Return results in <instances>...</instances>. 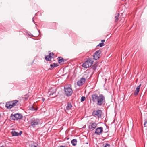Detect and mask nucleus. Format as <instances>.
I'll use <instances>...</instances> for the list:
<instances>
[{"label":"nucleus","instance_id":"nucleus-1","mask_svg":"<svg viewBox=\"0 0 147 147\" xmlns=\"http://www.w3.org/2000/svg\"><path fill=\"white\" fill-rule=\"evenodd\" d=\"M92 98L93 102H96L97 105L99 106L104 105L105 103V97L102 94L98 96L97 94H94L92 95Z\"/></svg>","mask_w":147,"mask_h":147},{"label":"nucleus","instance_id":"nucleus-2","mask_svg":"<svg viewBox=\"0 0 147 147\" xmlns=\"http://www.w3.org/2000/svg\"><path fill=\"white\" fill-rule=\"evenodd\" d=\"M65 93L66 95L67 96H71L73 92L72 88L67 86L64 87Z\"/></svg>","mask_w":147,"mask_h":147},{"label":"nucleus","instance_id":"nucleus-3","mask_svg":"<svg viewBox=\"0 0 147 147\" xmlns=\"http://www.w3.org/2000/svg\"><path fill=\"white\" fill-rule=\"evenodd\" d=\"M22 115L20 114L17 113L13 115L12 114L10 116V118L13 120H18L22 119Z\"/></svg>","mask_w":147,"mask_h":147},{"label":"nucleus","instance_id":"nucleus-4","mask_svg":"<svg viewBox=\"0 0 147 147\" xmlns=\"http://www.w3.org/2000/svg\"><path fill=\"white\" fill-rule=\"evenodd\" d=\"M93 64V61L90 59H88L83 63L82 66L85 68H88L91 67Z\"/></svg>","mask_w":147,"mask_h":147},{"label":"nucleus","instance_id":"nucleus-5","mask_svg":"<svg viewBox=\"0 0 147 147\" xmlns=\"http://www.w3.org/2000/svg\"><path fill=\"white\" fill-rule=\"evenodd\" d=\"M102 113V112L100 110H95L92 112V115L96 117L99 118L101 117Z\"/></svg>","mask_w":147,"mask_h":147},{"label":"nucleus","instance_id":"nucleus-6","mask_svg":"<svg viewBox=\"0 0 147 147\" xmlns=\"http://www.w3.org/2000/svg\"><path fill=\"white\" fill-rule=\"evenodd\" d=\"M40 120L37 118H33L31 120L30 124L32 126L36 125L38 124Z\"/></svg>","mask_w":147,"mask_h":147},{"label":"nucleus","instance_id":"nucleus-7","mask_svg":"<svg viewBox=\"0 0 147 147\" xmlns=\"http://www.w3.org/2000/svg\"><path fill=\"white\" fill-rule=\"evenodd\" d=\"M97 124L94 122H92L90 123V125L88 126V128L91 131L94 130L97 127Z\"/></svg>","mask_w":147,"mask_h":147},{"label":"nucleus","instance_id":"nucleus-8","mask_svg":"<svg viewBox=\"0 0 147 147\" xmlns=\"http://www.w3.org/2000/svg\"><path fill=\"white\" fill-rule=\"evenodd\" d=\"M101 53V51L100 50L96 51L93 55V58L95 60L98 59L100 57V54Z\"/></svg>","mask_w":147,"mask_h":147},{"label":"nucleus","instance_id":"nucleus-9","mask_svg":"<svg viewBox=\"0 0 147 147\" xmlns=\"http://www.w3.org/2000/svg\"><path fill=\"white\" fill-rule=\"evenodd\" d=\"M103 131V127H100L96 129L95 133L97 135H100L102 134Z\"/></svg>","mask_w":147,"mask_h":147},{"label":"nucleus","instance_id":"nucleus-10","mask_svg":"<svg viewBox=\"0 0 147 147\" xmlns=\"http://www.w3.org/2000/svg\"><path fill=\"white\" fill-rule=\"evenodd\" d=\"M18 102V101L16 100L10 101V109L16 105Z\"/></svg>","mask_w":147,"mask_h":147},{"label":"nucleus","instance_id":"nucleus-11","mask_svg":"<svg viewBox=\"0 0 147 147\" xmlns=\"http://www.w3.org/2000/svg\"><path fill=\"white\" fill-rule=\"evenodd\" d=\"M86 79L85 78H82L80 80L78 81L77 84L80 86L82 85L85 82Z\"/></svg>","mask_w":147,"mask_h":147},{"label":"nucleus","instance_id":"nucleus-12","mask_svg":"<svg viewBox=\"0 0 147 147\" xmlns=\"http://www.w3.org/2000/svg\"><path fill=\"white\" fill-rule=\"evenodd\" d=\"M11 133L13 136H17L21 135L22 132L20 131L19 133L15 131L14 130H13L11 132Z\"/></svg>","mask_w":147,"mask_h":147},{"label":"nucleus","instance_id":"nucleus-13","mask_svg":"<svg viewBox=\"0 0 147 147\" xmlns=\"http://www.w3.org/2000/svg\"><path fill=\"white\" fill-rule=\"evenodd\" d=\"M4 105L5 107H6L7 109H9V101H8L7 102L6 104L5 105L3 103H0V107L1 108H3L4 107Z\"/></svg>","mask_w":147,"mask_h":147},{"label":"nucleus","instance_id":"nucleus-14","mask_svg":"<svg viewBox=\"0 0 147 147\" xmlns=\"http://www.w3.org/2000/svg\"><path fill=\"white\" fill-rule=\"evenodd\" d=\"M72 107V106L71 103L70 102H68L66 107L65 111H66L67 110H71Z\"/></svg>","mask_w":147,"mask_h":147},{"label":"nucleus","instance_id":"nucleus-15","mask_svg":"<svg viewBox=\"0 0 147 147\" xmlns=\"http://www.w3.org/2000/svg\"><path fill=\"white\" fill-rule=\"evenodd\" d=\"M141 85V84H140L137 87L136 90L134 92V95H136L138 94L139 92L140 91Z\"/></svg>","mask_w":147,"mask_h":147},{"label":"nucleus","instance_id":"nucleus-16","mask_svg":"<svg viewBox=\"0 0 147 147\" xmlns=\"http://www.w3.org/2000/svg\"><path fill=\"white\" fill-rule=\"evenodd\" d=\"M58 63L61 64H63L65 61L64 59L61 57L58 58Z\"/></svg>","mask_w":147,"mask_h":147},{"label":"nucleus","instance_id":"nucleus-17","mask_svg":"<svg viewBox=\"0 0 147 147\" xmlns=\"http://www.w3.org/2000/svg\"><path fill=\"white\" fill-rule=\"evenodd\" d=\"M58 66L57 64L53 63V64H51L50 65V68L49 69H52L54 67H56Z\"/></svg>","mask_w":147,"mask_h":147},{"label":"nucleus","instance_id":"nucleus-18","mask_svg":"<svg viewBox=\"0 0 147 147\" xmlns=\"http://www.w3.org/2000/svg\"><path fill=\"white\" fill-rule=\"evenodd\" d=\"M30 147H37V144L34 142H31V143L30 145Z\"/></svg>","mask_w":147,"mask_h":147},{"label":"nucleus","instance_id":"nucleus-19","mask_svg":"<svg viewBox=\"0 0 147 147\" xmlns=\"http://www.w3.org/2000/svg\"><path fill=\"white\" fill-rule=\"evenodd\" d=\"M77 142V140L76 139H73L71 141V143L72 145L74 146L76 145Z\"/></svg>","mask_w":147,"mask_h":147},{"label":"nucleus","instance_id":"nucleus-20","mask_svg":"<svg viewBox=\"0 0 147 147\" xmlns=\"http://www.w3.org/2000/svg\"><path fill=\"white\" fill-rule=\"evenodd\" d=\"M49 92H51L49 94L50 95H53L55 92V90L53 88H51L49 89Z\"/></svg>","mask_w":147,"mask_h":147},{"label":"nucleus","instance_id":"nucleus-21","mask_svg":"<svg viewBox=\"0 0 147 147\" xmlns=\"http://www.w3.org/2000/svg\"><path fill=\"white\" fill-rule=\"evenodd\" d=\"M52 57V56L50 55H47L45 57V59L47 61H48L50 60Z\"/></svg>","mask_w":147,"mask_h":147},{"label":"nucleus","instance_id":"nucleus-22","mask_svg":"<svg viewBox=\"0 0 147 147\" xmlns=\"http://www.w3.org/2000/svg\"><path fill=\"white\" fill-rule=\"evenodd\" d=\"M29 109L32 111H36L37 110L36 108H35L33 106L29 107Z\"/></svg>","mask_w":147,"mask_h":147},{"label":"nucleus","instance_id":"nucleus-23","mask_svg":"<svg viewBox=\"0 0 147 147\" xmlns=\"http://www.w3.org/2000/svg\"><path fill=\"white\" fill-rule=\"evenodd\" d=\"M103 146L104 147H110V145L108 143L104 144Z\"/></svg>","mask_w":147,"mask_h":147},{"label":"nucleus","instance_id":"nucleus-24","mask_svg":"<svg viewBox=\"0 0 147 147\" xmlns=\"http://www.w3.org/2000/svg\"><path fill=\"white\" fill-rule=\"evenodd\" d=\"M119 13H117V16H115V22H117L118 21V17H119Z\"/></svg>","mask_w":147,"mask_h":147},{"label":"nucleus","instance_id":"nucleus-25","mask_svg":"<svg viewBox=\"0 0 147 147\" xmlns=\"http://www.w3.org/2000/svg\"><path fill=\"white\" fill-rule=\"evenodd\" d=\"M85 99H86V98L85 97H84V96L82 97L81 98V102H82L84 101L85 100Z\"/></svg>","mask_w":147,"mask_h":147},{"label":"nucleus","instance_id":"nucleus-26","mask_svg":"<svg viewBox=\"0 0 147 147\" xmlns=\"http://www.w3.org/2000/svg\"><path fill=\"white\" fill-rule=\"evenodd\" d=\"M144 127L147 128V120L145 121L144 124Z\"/></svg>","mask_w":147,"mask_h":147},{"label":"nucleus","instance_id":"nucleus-27","mask_svg":"<svg viewBox=\"0 0 147 147\" xmlns=\"http://www.w3.org/2000/svg\"><path fill=\"white\" fill-rule=\"evenodd\" d=\"M103 45L104 44L103 43H100L98 45V46H99L100 47H102Z\"/></svg>","mask_w":147,"mask_h":147},{"label":"nucleus","instance_id":"nucleus-28","mask_svg":"<svg viewBox=\"0 0 147 147\" xmlns=\"http://www.w3.org/2000/svg\"><path fill=\"white\" fill-rule=\"evenodd\" d=\"M28 97V96L27 95H26L24 96V98L25 99V100L27 99Z\"/></svg>","mask_w":147,"mask_h":147},{"label":"nucleus","instance_id":"nucleus-29","mask_svg":"<svg viewBox=\"0 0 147 147\" xmlns=\"http://www.w3.org/2000/svg\"><path fill=\"white\" fill-rule=\"evenodd\" d=\"M51 55H53V53H49V55H50L51 56Z\"/></svg>","mask_w":147,"mask_h":147},{"label":"nucleus","instance_id":"nucleus-30","mask_svg":"<svg viewBox=\"0 0 147 147\" xmlns=\"http://www.w3.org/2000/svg\"><path fill=\"white\" fill-rule=\"evenodd\" d=\"M58 147H65V146H64L61 145V146H59Z\"/></svg>","mask_w":147,"mask_h":147},{"label":"nucleus","instance_id":"nucleus-31","mask_svg":"<svg viewBox=\"0 0 147 147\" xmlns=\"http://www.w3.org/2000/svg\"><path fill=\"white\" fill-rule=\"evenodd\" d=\"M105 41V40H101V42H102V43H103Z\"/></svg>","mask_w":147,"mask_h":147},{"label":"nucleus","instance_id":"nucleus-32","mask_svg":"<svg viewBox=\"0 0 147 147\" xmlns=\"http://www.w3.org/2000/svg\"><path fill=\"white\" fill-rule=\"evenodd\" d=\"M45 100V98H43L42 99V101L44 102V101Z\"/></svg>","mask_w":147,"mask_h":147},{"label":"nucleus","instance_id":"nucleus-33","mask_svg":"<svg viewBox=\"0 0 147 147\" xmlns=\"http://www.w3.org/2000/svg\"><path fill=\"white\" fill-rule=\"evenodd\" d=\"M86 75V74H84V76H85V75Z\"/></svg>","mask_w":147,"mask_h":147},{"label":"nucleus","instance_id":"nucleus-34","mask_svg":"<svg viewBox=\"0 0 147 147\" xmlns=\"http://www.w3.org/2000/svg\"><path fill=\"white\" fill-rule=\"evenodd\" d=\"M4 147V146H1V147Z\"/></svg>","mask_w":147,"mask_h":147},{"label":"nucleus","instance_id":"nucleus-35","mask_svg":"<svg viewBox=\"0 0 147 147\" xmlns=\"http://www.w3.org/2000/svg\"><path fill=\"white\" fill-rule=\"evenodd\" d=\"M1 114H0V117H1Z\"/></svg>","mask_w":147,"mask_h":147}]
</instances>
